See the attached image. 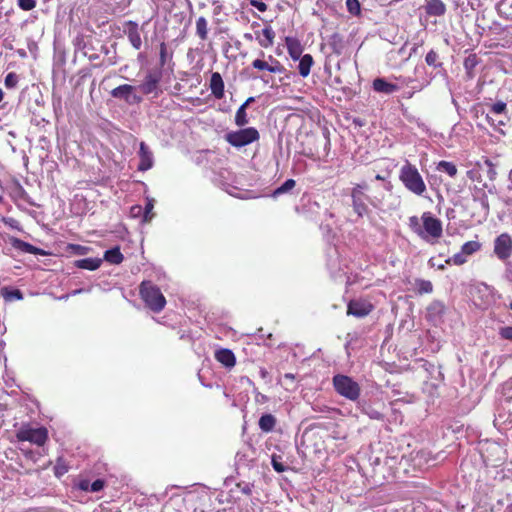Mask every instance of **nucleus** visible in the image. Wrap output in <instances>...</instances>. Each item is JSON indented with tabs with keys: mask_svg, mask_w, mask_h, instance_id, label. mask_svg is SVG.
<instances>
[{
	"mask_svg": "<svg viewBox=\"0 0 512 512\" xmlns=\"http://www.w3.org/2000/svg\"><path fill=\"white\" fill-rule=\"evenodd\" d=\"M139 295L145 306L154 313L161 312L166 306V298L160 288L149 280L140 283Z\"/></svg>",
	"mask_w": 512,
	"mask_h": 512,
	"instance_id": "nucleus-1",
	"label": "nucleus"
},
{
	"mask_svg": "<svg viewBox=\"0 0 512 512\" xmlns=\"http://www.w3.org/2000/svg\"><path fill=\"white\" fill-rule=\"evenodd\" d=\"M334 390L342 397L357 401L361 394L360 385L351 377L343 374H337L332 378Z\"/></svg>",
	"mask_w": 512,
	"mask_h": 512,
	"instance_id": "nucleus-2",
	"label": "nucleus"
},
{
	"mask_svg": "<svg viewBox=\"0 0 512 512\" xmlns=\"http://www.w3.org/2000/svg\"><path fill=\"white\" fill-rule=\"evenodd\" d=\"M421 219L422 229L418 230V235L428 243H436L443 232L441 221L429 212L423 213Z\"/></svg>",
	"mask_w": 512,
	"mask_h": 512,
	"instance_id": "nucleus-3",
	"label": "nucleus"
},
{
	"mask_svg": "<svg viewBox=\"0 0 512 512\" xmlns=\"http://www.w3.org/2000/svg\"><path fill=\"white\" fill-rule=\"evenodd\" d=\"M418 376L423 378V390L428 391L430 394H433V391L436 390L441 381L439 368L423 359H418Z\"/></svg>",
	"mask_w": 512,
	"mask_h": 512,
	"instance_id": "nucleus-4",
	"label": "nucleus"
},
{
	"mask_svg": "<svg viewBox=\"0 0 512 512\" xmlns=\"http://www.w3.org/2000/svg\"><path fill=\"white\" fill-rule=\"evenodd\" d=\"M224 139L231 146L241 148L259 141L260 133L255 127H246L226 133Z\"/></svg>",
	"mask_w": 512,
	"mask_h": 512,
	"instance_id": "nucleus-5",
	"label": "nucleus"
},
{
	"mask_svg": "<svg viewBox=\"0 0 512 512\" xmlns=\"http://www.w3.org/2000/svg\"><path fill=\"white\" fill-rule=\"evenodd\" d=\"M16 438L20 442H30L37 446H43L48 440L46 427H33L30 424H22L16 432Z\"/></svg>",
	"mask_w": 512,
	"mask_h": 512,
	"instance_id": "nucleus-6",
	"label": "nucleus"
},
{
	"mask_svg": "<svg viewBox=\"0 0 512 512\" xmlns=\"http://www.w3.org/2000/svg\"><path fill=\"white\" fill-rule=\"evenodd\" d=\"M368 188L366 183L356 184L351 190V200L354 212L362 218L368 213V206L365 203L367 196L364 191Z\"/></svg>",
	"mask_w": 512,
	"mask_h": 512,
	"instance_id": "nucleus-7",
	"label": "nucleus"
},
{
	"mask_svg": "<svg viewBox=\"0 0 512 512\" xmlns=\"http://www.w3.org/2000/svg\"><path fill=\"white\" fill-rule=\"evenodd\" d=\"M162 74L159 71L150 70L146 73L142 83L138 86V89L144 95L154 94L158 96L161 92L160 90V82H161Z\"/></svg>",
	"mask_w": 512,
	"mask_h": 512,
	"instance_id": "nucleus-8",
	"label": "nucleus"
},
{
	"mask_svg": "<svg viewBox=\"0 0 512 512\" xmlns=\"http://www.w3.org/2000/svg\"><path fill=\"white\" fill-rule=\"evenodd\" d=\"M494 253L500 260H506L511 256L512 238L509 234L503 233L495 239Z\"/></svg>",
	"mask_w": 512,
	"mask_h": 512,
	"instance_id": "nucleus-9",
	"label": "nucleus"
},
{
	"mask_svg": "<svg viewBox=\"0 0 512 512\" xmlns=\"http://www.w3.org/2000/svg\"><path fill=\"white\" fill-rule=\"evenodd\" d=\"M135 86L129 84L119 85L111 91V96L117 99H123L127 103H140L142 98L138 95H133Z\"/></svg>",
	"mask_w": 512,
	"mask_h": 512,
	"instance_id": "nucleus-10",
	"label": "nucleus"
},
{
	"mask_svg": "<svg viewBox=\"0 0 512 512\" xmlns=\"http://www.w3.org/2000/svg\"><path fill=\"white\" fill-rule=\"evenodd\" d=\"M373 308V305L368 301L351 300L347 305V315L362 318L370 314Z\"/></svg>",
	"mask_w": 512,
	"mask_h": 512,
	"instance_id": "nucleus-11",
	"label": "nucleus"
},
{
	"mask_svg": "<svg viewBox=\"0 0 512 512\" xmlns=\"http://www.w3.org/2000/svg\"><path fill=\"white\" fill-rule=\"evenodd\" d=\"M124 33L127 35L132 47L136 50H139L142 46V40L138 24L131 20L125 22Z\"/></svg>",
	"mask_w": 512,
	"mask_h": 512,
	"instance_id": "nucleus-12",
	"label": "nucleus"
},
{
	"mask_svg": "<svg viewBox=\"0 0 512 512\" xmlns=\"http://www.w3.org/2000/svg\"><path fill=\"white\" fill-rule=\"evenodd\" d=\"M445 306L440 301H433L426 309V319L428 322L438 324L443 322Z\"/></svg>",
	"mask_w": 512,
	"mask_h": 512,
	"instance_id": "nucleus-13",
	"label": "nucleus"
},
{
	"mask_svg": "<svg viewBox=\"0 0 512 512\" xmlns=\"http://www.w3.org/2000/svg\"><path fill=\"white\" fill-rule=\"evenodd\" d=\"M400 180L409 190L416 193V168L413 165L407 163L402 167Z\"/></svg>",
	"mask_w": 512,
	"mask_h": 512,
	"instance_id": "nucleus-14",
	"label": "nucleus"
},
{
	"mask_svg": "<svg viewBox=\"0 0 512 512\" xmlns=\"http://www.w3.org/2000/svg\"><path fill=\"white\" fill-rule=\"evenodd\" d=\"M275 36V31L270 25L264 27L261 31H255V38L262 48L273 46Z\"/></svg>",
	"mask_w": 512,
	"mask_h": 512,
	"instance_id": "nucleus-15",
	"label": "nucleus"
},
{
	"mask_svg": "<svg viewBox=\"0 0 512 512\" xmlns=\"http://www.w3.org/2000/svg\"><path fill=\"white\" fill-rule=\"evenodd\" d=\"M139 158L138 164L139 171H147L153 166V154L145 142L140 143L139 147Z\"/></svg>",
	"mask_w": 512,
	"mask_h": 512,
	"instance_id": "nucleus-16",
	"label": "nucleus"
},
{
	"mask_svg": "<svg viewBox=\"0 0 512 512\" xmlns=\"http://www.w3.org/2000/svg\"><path fill=\"white\" fill-rule=\"evenodd\" d=\"M209 88L211 90V94L216 99H222L224 97L225 85L219 72H213L211 74Z\"/></svg>",
	"mask_w": 512,
	"mask_h": 512,
	"instance_id": "nucleus-17",
	"label": "nucleus"
},
{
	"mask_svg": "<svg viewBox=\"0 0 512 512\" xmlns=\"http://www.w3.org/2000/svg\"><path fill=\"white\" fill-rule=\"evenodd\" d=\"M214 357L216 361L221 363L226 368H232L236 364V357L232 350L227 348H220L215 351Z\"/></svg>",
	"mask_w": 512,
	"mask_h": 512,
	"instance_id": "nucleus-18",
	"label": "nucleus"
},
{
	"mask_svg": "<svg viewBox=\"0 0 512 512\" xmlns=\"http://www.w3.org/2000/svg\"><path fill=\"white\" fill-rule=\"evenodd\" d=\"M285 46L287 48L289 56L294 60H298L303 53V46L299 39L295 37L287 36L285 38Z\"/></svg>",
	"mask_w": 512,
	"mask_h": 512,
	"instance_id": "nucleus-19",
	"label": "nucleus"
},
{
	"mask_svg": "<svg viewBox=\"0 0 512 512\" xmlns=\"http://www.w3.org/2000/svg\"><path fill=\"white\" fill-rule=\"evenodd\" d=\"M373 89L378 93L392 94L398 90L396 84L386 81L383 78H376L373 81Z\"/></svg>",
	"mask_w": 512,
	"mask_h": 512,
	"instance_id": "nucleus-20",
	"label": "nucleus"
},
{
	"mask_svg": "<svg viewBox=\"0 0 512 512\" xmlns=\"http://www.w3.org/2000/svg\"><path fill=\"white\" fill-rule=\"evenodd\" d=\"M12 245L25 253L34 255H45V252L42 249L35 247L34 245L18 238H14L12 240Z\"/></svg>",
	"mask_w": 512,
	"mask_h": 512,
	"instance_id": "nucleus-21",
	"label": "nucleus"
},
{
	"mask_svg": "<svg viewBox=\"0 0 512 512\" xmlns=\"http://www.w3.org/2000/svg\"><path fill=\"white\" fill-rule=\"evenodd\" d=\"M102 264L100 258H84L74 261V266L79 269L94 271L97 270Z\"/></svg>",
	"mask_w": 512,
	"mask_h": 512,
	"instance_id": "nucleus-22",
	"label": "nucleus"
},
{
	"mask_svg": "<svg viewBox=\"0 0 512 512\" xmlns=\"http://www.w3.org/2000/svg\"><path fill=\"white\" fill-rule=\"evenodd\" d=\"M298 60H299V65H298L299 74L303 78H306L311 72V67L314 64V59L311 54H305V55L301 56Z\"/></svg>",
	"mask_w": 512,
	"mask_h": 512,
	"instance_id": "nucleus-23",
	"label": "nucleus"
},
{
	"mask_svg": "<svg viewBox=\"0 0 512 512\" xmlns=\"http://www.w3.org/2000/svg\"><path fill=\"white\" fill-rule=\"evenodd\" d=\"M445 11V4L441 0H429L426 5V12L432 16H441Z\"/></svg>",
	"mask_w": 512,
	"mask_h": 512,
	"instance_id": "nucleus-24",
	"label": "nucleus"
},
{
	"mask_svg": "<svg viewBox=\"0 0 512 512\" xmlns=\"http://www.w3.org/2000/svg\"><path fill=\"white\" fill-rule=\"evenodd\" d=\"M104 260L110 264L118 265L123 262L124 256L119 247L111 248L104 253Z\"/></svg>",
	"mask_w": 512,
	"mask_h": 512,
	"instance_id": "nucleus-25",
	"label": "nucleus"
},
{
	"mask_svg": "<svg viewBox=\"0 0 512 512\" xmlns=\"http://www.w3.org/2000/svg\"><path fill=\"white\" fill-rule=\"evenodd\" d=\"M328 45L334 54L339 56L343 53L344 43L342 36L339 35L338 33H334L333 35L330 36L328 40Z\"/></svg>",
	"mask_w": 512,
	"mask_h": 512,
	"instance_id": "nucleus-26",
	"label": "nucleus"
},
{
	"mask_svg": "<svg viewBox=\"0 0 512 512\" xmlns=\"http://www.w3.org/2000/svg\"><path fill=\"white\" fill-rule=\"evenodd\" d=\"M276 425V418L272 414H263L259 419V427L263 432H271Z\"/></svg>",
	"mask_w": 512,
	"mask_h": 512,
	"instance_id": "nucleus-27",
	"label": "nucleus"
},
{
	"mask_svg": "<svg viewBox=\"0 0 512 512\" xmlns=\"http://www.w3.org/2000/svg\"><path fill=\"white\" fill-rule=\"evenodd\" d=\"M1 295L5 301L22 300L23 293L19 289H11L9 287H3L1 289Z\"/></svg>",
	"mask_w": 512,
	"mask_h": 512,
	"instance_id": "nucleus-28",
	"label": "nucleus"
},
{
	"mask_svg": "<svg viewBox=\"0 0 512 512\" xmlns=\"http://www.w3.org/2000/svg\"><path fill=\"white\" fill-rule=\"evenodd\" d=\"M196 34L203 41L208 38V22L203 16L196 20Z\"/></svg>",
	"mask_w": 512,
	"mask_h": 512,
	"instance_id": "nucleus-29",
	"label": "nucleus"
},
{
	"mask_svg": "<svg viewBox=\"0 0 512 512\" xmlns=\"http://www.w3.org/2000/svg\"><path fill=\"white\" fill-rule=\"evenodd\" d=\"M486 120L495 130L499 131L502 135H505V132L502 130L501 127L506 125L508 121L507 116H503L500 119H496L493 117V115L487 114Z\"/></svg>",
	"mask_w": 512,
	"mask_h": 512,
	"instance_id": "nucleus-30",
	"label": "nucleus"
},
{
	"mask_svg": "<svg viewBox=\"0 0 512 512\" xmlns=\"http://www.w3.org/2000/svg\"><path fill=\"white\" fill-rule=\"evenodd\" d=\"M234 121L238 127H244L249 123L245 106H240L237 109Z\"/></svg>",
	"mask_w": 512,
	"mask_h": 512,
	"instance_id": "nucleus-31",
	"label": "nucleus"
},
{
	"mask_svg": "<svg viewBox=\"0 0 512 512\" xmlns=\"http://www.w3.org/2000/svg\"><path fill=\"white\" fill-rule=\"evenodd\" d=\"M437 169L448 174L450 177H455L457 174V167L449 161H440L437 165Z\"/></svg>",
	"mask_w": 512,
	"mask_h": 512,
	"instance_id": "nucleus-32",
	"label": "nucleus"
},
{
	"mask_svg": "<svg viewBox=\"0 0 512 512\" xmlns=\"http://www.w3.org/2000/svg\"><path fill=\"white\" fill-rule=\"evenodd\" d=\"M268 59L270 61V63H269V66H270L269 72L270 73L282 74V73L286 72V68L284 67L283 64H281V62L279 60L274 58L272 55H269Z\"/></svg>",
	"mask_w": 512,
	"mask_h": 512,
	"instance_id": "nucleus-33",
	"label": "nucleus"
},
{
	"mask_svg": "<svg viewBox=\"0 0 512 512\" xmlns=\"http://www.w3.org/2000/svg\"><path fill=\"white\" fill-rule=\"evenodd\" d=\"M481 245L478 241H468L461 247V251L468 257L480 249Z\"/></svg>",
	"mask_w": 512,
	"mask_h": 512,
	"instance_id": "nucleus-34",
	"label": "nucleus"
},
{
	"mask_svg": "<svg viewBox=\"0 0 512 512\" xmlns=\"http://www.w3.org/2000/svg\"><path fill=\"white\" fill-rule=\"evenodd\" d=\"M506 112H507L506 103L503 101H498V102L494 103L493 105H491L490 112L488 114L507 116Z\"/></svg>",
	"mask_w": 512,
	"mask_h": 512,
	"instance_id": "nucleus-35",
	"label": "nucleus"
},
{
	"mask_svg": "<svg viewBox=\"0 0 512 512\" xmlns=\"http://www.w3.org/2000/svg\"><path fill=\"white\" fill-rule=\"evenodd\" d=\"M476 65L477 58L475 55H470L467 58H465L464 68L466 69L469 78L473 77V69L476 67Z\"/></svg>",
	"mask_w": 512,
	"mask_h": 512,
	"instance_id": "nucleus-36",
	"label": "nucleus"
},
{
	"mask_svg": "<svg viewBox=\"0 0 512 512\" xmlns=\"http://www.w3.org/2000/svg\"><path fill=\"white\" fill-rule=\"evenodd\" d=\"M67 250L76 255H85L89 252L90 248L79 244H68Z\"/></svg>",
	"mask_w": 512,
	"mask_h": 512,
	"instance_id": "nucleus-37",
	"label": "nucleus"
},
{
	"mask_svg": "<svg viewBox=\"0 0 512 512\" xmlns=\"http://www.w3.org/2000/svg\"><path fill=\"white\" fill-rule=\"evenodd\" d=\"M153 208V202L151 200H148L143 211V222L148 223L152 220V218L154 217Z\"/></svg>",
	"mask_w": 512,
	"mask_h": 512,
	"instance_id": "nucleus-38",
	"label": "nucleus"
},
{
	"mask_svg": "<svg viewBox=\"0 0 512 512\" xmlns=\"http://www.w3.org/2000/svg\"><path fill=\"white\" fill-rule=\"evenodd\" d=\"M433 291V285L428 280H418V294H429Z\"/></svg>",
	"mask_w": 512,
	"mask_h": 512,
	"instance_id": "nucleus-39",
	"label": "nucleus"
},
{
	"mask_svg": "<svg viewBox=\"0 0 512 512\" xmlns=\"http://www.w3.org/2000/svg\"><path fill=\"white\" fill-rule=\"evenodd\" d=\"M296 185L294 179H287L280 187L275 190V194H283L293 189Z\"/></svg>",
	"mask_w": 512,
	"mask_h": 512,
	"instance_id": "nucleus-40",
	"label": "nucleus"
},
{
	"mask_svg": "<svg viewBox=\"0 0 512 512\" xmlns=\"http://www.w3.org/2000/svg\"><path fill=\"white\" fill-rule=\"evenodd\" d=\"M5 86L9 89L15 88L18 84V76L14 72H10L5 77Z\"/></svg>",
	"mask_w": 512,
	"mask_h": 512,
	"instance_id": "nucleus-41",
	"label": "nucleus"
},
{
	"mask_svg": "<svg viewBox=\"0 0 512 512\" xmlns=\"http://www.w3.org/2000/svg\"><path fill=\"white\" fill-rule=\"evenodd\" d=\"M467 261V256L462 252H458L454 254L451 258L447 260V263H453L455 265H462Z\"/></svg>",
	"mask_w": 512,
	"mask_h": 512,
	"instance_id": "nucleus-42",
	"label": "nucleus"
},
{
	"mask_svg": "<svg viewBox=\"0 0 512 512\" xmlns=\"http://www.w3.org/2000/svg\"><path fill=\"white\" fill-rule=\"evenodd\" d=\"M167 58H168L167 45L165 42H161L160 47H159V62H160L161 67H163L166 64Z\"/></svg>",
	"mask_w": 512,
	"mask_h": 512,
	"instance_id": "nucleus-43",
	"label": "nucleus"
},
{
	"mask_svg": "<svg viewBox=\"0 0 512 512\" xmlns=\"http://www.w3.org/2000/svg\"><path fill=\"white\" fill-rule=\"evenodd\" d=\"M251 65L254 69H257L259 71H268L269 72V69H270L269 62L261 60V59H255Z\"/></svg>",
	"mask_w": 512,
	"mask_h": 512,
	"instance_id": "nucleus-44",
	"label": "nucleus"
},
{
	"mask_svg": "<svg viewBox=\"0 0 512 512\" xmlns=\"http://www.w3.org/2000/svg\"><path fill=\"white\" fill-rule=\"evenodd\" d=\"M36 0H18V6L24 11H30L36 7Z\"/></svg>",
	"mask_w": 512,
	"mask_h": 512,
	"instance_id": "nucleus-45",
	"label": "nucleus"
},
{
	"mask_svg": "<svg viewBox=\"0 0 512 512\" xmlns=\"http://www.w3.org/2000/svg\"><path fill=\"white\" fill-rule=\"evenodd\" d=\"M279 459H280V457H277L275 455L272 456L271 464H272L273 469L276 472L282 473L286 470V467L283 465V463Z\"/></svg>",
	"mask_w": 512,
	"mask_h": 512,
	"instance_id": "nucleus-46",
	"label": "nucleus"
},
{
	"mask_svg": "<svg viewBox=\"0 0 512 512\" xmlns=\"http://www.w3.org/2000/svg\"><path fill=\"white\" fill-rule=\"evenodd\" d=\"M426 63L429 65V66H438L439 63L437 62L438 60V55L436 52H434L433 50H431L427 55H426Z\"/></svg>",
	"mask_w": 512,
	"mask_h": 512,
	"instance_id": "nucleus-47",
	"label": "nucleus"
},
{
	"mask_svg": "<svg viewBox=\"0 0 512 512\" xmlns=\"http://www.w3.org/2000/svg\"><path fill=\"white\" fill-rule=\"evenodd\" d=\"M346 6L351 13L360 12V4L358 0H346Z\"/></svg>",
	"mask_w": 512,
	"mask_h": 512,
	"instance_id": "nucleus-48",
	"label": "nucleus"
},
{
	"mask_svg": "<svg viewBox=\"0 0 512 512\" xmlns=\"http://www.w3.org/2000/svg\"><path fill=\"white\" fill-rule=\"evenodd\" d=\"M499 335L503 339L512 340V326H506V327L500 328Z\"/></svg>",
	"mask_w": 512,
	"mask_h": 512,
	"instance_id": "nucleus-49",
	"label": "nucleus"
},
{
	"mask_svg": "<svg viewBox=\"0 0 512 512\" xmlns=\"http://www.w3.org/2000/svg\"><path fill=\"white\" fill-rule=\"evenodd\" d=\"M105 486V481L102 479H96L94 482L90 485V491L91 492H98L101 491Z\"/></svg>",
	"mask_w": 512,
	"mask_h": 512,
	"instance_id": "nucleus-50",
	"label": "nucleus"
},
{
	"mask_svg": "<svg viewBox=\"0 0 512 512\" xmlns=\"http://www.w3.org/2000/svg\"><path fill=\"white\" fill-rule=\"evenodd\" d=\"M250 5L255 7L260 12H265L268 8L267 4L259 0H251Z\"/></svg>",
	"mask_w": 512,
	"mask_h": 512,
	"instance_id": "nucleus-51",
	"label": "nucleus"
},
{
	"mask_svg": "<svg viewBox=\"0 0 512 512\" xmlns=\"http://www.w3.org/2000/svg\"><path fill=\"white\" fill-rule=\"evenodd\" d=\"M484 163L488 166V176L491 180H493L496 176V170L493 167L492 162L489 159H485Z\"/></svg>",
	"mask_w": 512,
	"mask_h": 512,
	"instance_id": "nucleus-52",
	"label": "nucleus"
},
{
	"mask_svg": "<svg viewBox=\"0 0 512 512\" xmlns=\"http://www.w3.org/2000/svg\"><path fill=\"white\" fill-rule=\"evenodd\" d=\"M467 177L472 181H476V180H479L480 174H479L478 170L471 169V170L467 171Z\"/></svg>",
	"mask_w": 512,
	"mask_h": 512,
	"instance_id": "nucleus-53",
	"label": "nucleus"
},
{
	"mask_svg": "<svg viewBox=\"0 0 512 512\" xmlns=\"http://www.w3.org/2000/svg\"><path fill=\"white\" fill-rule=\"evenodd\" d=\"M90 485L91 483L88 480H81L78 483V488L82 491L88 492L90 491Z\"/></svg>",
	"mask_w": 512,
	"mask_h": 512,
	"instance_id": "nucleus-54",
	"label": "nucleus"
},
{
	"mask_svg": "<svg viewBox=\"0 0 512 512\" xmlns=\"http://www.w3.org/2000/svg\"><path fill=\"white\" fill-rule=\"evenodd\" d=\"M142 211H143V208L140 205H134L131 207V214L134 217L139 216L142 213Z\"/></svg>",
	"mask_w": 512,
	"mask_h": 512,
	"instance_id": "nucleus-55",
	"label": "nucleus"
},
{
	"mask_svg": "<svg viewBox=\"0 0 512 512\" xmlns=\"http://www.w3.org/2000/svg\"><path fill=\"white\" fill-rule=\"evenodd\" d=\"M426 189L424 181L418 175V195H421Z\"/></svg>",
	"mask_w": 512,
	"mask_h": 512,
	"instance_id": "nucleus-56",
	"label": "nucleus"
},
{
	"mask_svg": "<svg viewBox=\"0 0 512 512\" xmlns=\"http://www.w3.org/2000/svg\"><path fill=\"white\" fill-rule=\"evenodd\" d=\"M67 472V468L66 467H62L60 465H56L55 466V475L57 476H61L63 474H65Z\"/></svg>",
	"mask_w": 512,
	"mask_h": 512,
	"instance_id": "nucleus-57",
	"label": "nucleus"
},
{
	"mask_svg": "<svg viewBox=\"0 0 512 512\" xmlns=\"http://www.w3.org/2000/svg\"><path fill=\"white\" fill-rule=\"evenodd\" d=\"M255 101V98L254 97H249L246 99V101L241 105V106H245V108L247 109V107L253 103Z\"/></svg>",
	"mask_w": 512,
	"mask_h": 512,
	"instance_id": "nucleus-58",
	"label": "nucleus"
},
{
	"mask_svg": "<svg viewBox=\"0 0 512 512\" xmlns=\"http://www.w3.org/2000/svg\"><path fill=\"white\" fill-rule=\"evenodd\" d=\"M481 204L482 206L484 207V209L488 212L489 210V205H488V200L486 197L482 198L481 200Z\"/></svg>",
	"mask_w": 512,
	"mask_h": 512,
	"instance_id": "nucleus-59",
	"label": "nucleus"
},
{
	"mask_svg": "<svg viewBox=\"0 0 512 512\" xmlns=\"http://www.w3.org/2000/svg\"><path fill=\"white\" fill-rule=\"evenodd\" d=\"M381 199H378V198H375V200H372L371 201V204L374 206V207H379L380 204H381Z\"/></svg>",
	"mask_w": 512,
	"mask_h": 512,
	"instance_id": "nucleus-60",
	"label": "nucleus"
},
{
	"mask_svg": "<svg viewBox=\"0 0 512 512\" xmlns=\"http://www.w3.org/2000/svg\"><path fill=\"white\" fill-rule=\"evenodd\" d=\"M244 38H245L246 40H248V41H252V40H253V36H252V34H250V33H245V34H244Z\"/></svg>",
	"mask_w": 512,
	"mask_h": 512,
	"instance_id": "nucleus-61",
	"label": "nucleus"
},
{
	"mask_svg": "<svg viewBox=\"0 0 512 512\" xmlns=\"http://www.w3.org/2000/svg\"><path fill=\"white\" fill-rule=\"evenodd\" d=\"M375 179H376V180H380V181H386V177H385V176H382V175H380V174H377V175L375 176Z\"/></svg>",
	"mask_w": 512,
	"mask_h": 512,
	"instance_id": "nucleus-62",
	"label": "nucleus"
},
{
	"mask_svg": "<svg viewBox=\"0 0 512 512\" xmlns=\"http://www.w3.org/2000/svg\"><path fill=\"white\" fill-rule=\"evenodd\" d=\"M410 222H411V225H416V217L415 216H412L410 217Z\"/></svg>",
	"mask_w": 512,
	"mask_h": 512,
	"instance_id": "nucleus-63",
	"label": "nucleus"
},
{
	"mask_svg": "<svg viewBox=\"0 0 512 512\" xmlns=\"http://www.w3.org/2000/svg\"><path fill=\"white\" fill-rule=\"evenodd\" d=\"M285 377L286 378H290V379H294V375L290 374V373L285 374Z\"/></svg>",
	"mask_w": 512,
	"mask_h": 512,
	"instance_id": "nucleus-64",
	"label": "nucleus"
}]
</instances>
